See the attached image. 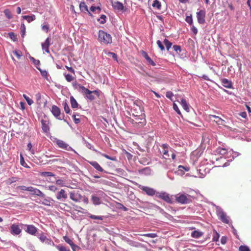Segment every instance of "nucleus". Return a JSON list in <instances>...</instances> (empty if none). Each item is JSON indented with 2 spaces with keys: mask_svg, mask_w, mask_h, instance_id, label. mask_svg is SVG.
Instances as JSON below:
<instances>
[{
  "mask_svg": "<svg viewBox=\"0 0 251 251\" xmlns=\"http://www.w3.org/2000/svg\"><path fill=\"white\" fill-rule=\"evenodd\" d=\"M136 106L138 109L139 112H137V114H135V113L133 112V111L135 109H133V110H131L132 118H130V121L135 127H140L145 124L146 120L144 115L142 114L141 107L137 104L134 103V108H135L136 109Z\"/></svg>",
  "mask_w": 251,
  "mask_h": 251,
  "instance_id": "f257e3e1",
  "label": "nucleus"
},
{
  "mask_svg": "<svg viewBox=\"0 0 251 251\" xmlns=\"http://www.w3.org/2000/svg\"><path fill=\"white\" fill-rule=\"evenodd\" d=\"M78 86L79 89L80 90L81 93L85 96V97L86 99L90 100H93L95 99L93 94L96 95L97 97L99 96V92L97 90L90 91L80 84H78Z\"/></svg>",
  "mask_w": 251,
  "mask_h": 251,
  "instance_id": "f03ea898",
  "label": "nucleus"
},
{
  "mask_svg": "<svg viewBox=\"0 0 251 251\" xmlns=\"http://www.w3.org/2000/svg\"><path fill=\"white\" fill-rule=\"evenodd\" d=\"M99 40L104 44H111L112 43V37L109 34L100 30L99 32Z\"/></svg>",
  "mask_w": 251,
  "mask_h": 251,
  "instance_id": "7ed1b4c3",
  "label": "nucleus"
},
{
  "mask_svg": "<svg viewBox=\"0 0 251 251\" xmlns=\"http://www.w3.org/2000/svg\"><path fill=\"white\" fill-rule=\"evenodd\" d=\"M176 200L178 203L182 204L189 203L191 202L190 196L188 194H178L176 196Z\"/></svg>",
  "mask_w": 251,
  "mask_h": 251,
  "instance_id": "20e7f679",
  "label": "nucleus"
},
{
  "mask_svg": "<svg viewBox=\"0 0 251 251\" xmlns=\"http://www.w3.org/2000/svg\"><path fill=\"white\" fill-rule=\"evenodd\" d=\"M70 198L75 202H79L82 199V196L78 190H74L69 193Z\"/></svg>",
  "mask_w": 251,
  "mask_h": 251,
  "instance_id": "39448f33",
  "label": "nucleus"
},
{
  "mask_svg": "<svg viewBox=\"0 0 251 251\" xmlns=\"http://www.w3.org/2000/svg\"><path fill=\"white\" fill-rule=\"evenodd\" d=\"M156 197L160 198L169 203H172L173 201L169 194L166 192H157Z\"/></svg>",
  "mask_w": 251,
  "mask_h": 251,
  "instance_id": "423d86ee",
  "label": "nucleus"
},
{
  "mask_svg": "<svg viewBox=\"0 0 251 251\" xmlns=\"http://www.w3.org/2000/svg\"><path fill=\"white\" fill-rule=\"evenodd\" d=\"M39 239L41 242L48 245L53 246L54 244L53 241L50 238H48L46 234L43 232H42L40 234Z\"/></svg>",
  "mask_w": 251,
  "mask_h": 251,
  "instance_id": "0eeeda50",
  "label": "nucleus"
},
{
  "mask_svg": "<svg viewBox=\"0 0 251 251\" xmlns=\"http://www.w3.org/2000/svg\"><path fill=\"white\" fill-rule=\"evenodd\" d=\"M205 11L202 9L197 12V18L199 24H203L205 23Z\"/></svg>",
  "mask_w": 251,
  "mask_h": 251,
  "instance_id": "6e6552de",
  "label": "nucleus"
},
{
  "mask_svg": "<svg viewBox=\"0 0 251 251\" xmlns=\"http://www.w3.org/2000/svg\"><path fill=\"white\" fill-rule=\"evenodd\" d=\"M10 233L14 235H17L20 234L22 232V229L20 228L19 226L17 224H12L9 228Z\"/></svg>",
  "mask_w": 251,
  "mask_h": 251,
  "instance_id": "1a4fd4ad",
  "label": "nucleus"
},
{
  "mask_svg": "<svg viewBox=\"0 0 251 251\" xmlns=\"http://www.w3.org/2000/svg\"><path fill=\"white\" fill-rule=\"evenodd\" d=\"M217 215L219 219L223 223L228 224L229 223L228 217L222 210H219L217 212Z\"/></svg>",
  "mask_w": 251,
  "mask_h": 251,
  "instance_id": "9d476101",
  "label": "nucleus"
},
{
  "mask_svg": "<svg viewBox=\"0 0 251 251\" xmlns=\"http://www.w3.org/2000/svg\"><path fill=\"white\" fill-rule=\"evenodd\" d=\"M25 226L26 227V228L25 229V232L31 235H35L38 229L34 226L32 225H25Z\"/></svg>",
  "mask_w": 251,
  "mask_h": 251,
  "instance_id": "9b49d317",
  "label": "nucleus"
},
{
  "mask_svg": "<svg viewBox=\"0 0 251 251\" xmlns=\"http://www.w3.org/2000/svg\"><path fill=\"white\" fill-rule=\"evenodd\" d=\"M51 113L57 119L61 120L62 118L60 117L61 111L60 108L54 105L52 106Z\"/></svg>",
  "mask_w": 251,
  "mask_h": 251,
  "instance_id": "f8f14e48",
  "label": "nucleus"
},
{
  "mask_svg": "<svg viewBox=\"0 0 251 251\" xmlns=\"http://www.w3.org/2000/svg\"><path fill=\"white\" fill-rule=\"evenodd\" d=\"M29 192L31 195H34L41 197H45V194L39 189L32 186H29Z\"/></svg>",
  "mask_w": 251,
  "mask_h": 251,
  "instance_id": "ddd939ff",
  "label": "nucleus"
},
{
  "mask_svg": "<svg viewBox=\"0 0 251 251\" xmlns=\"http://www.w3.org/2000/svg\"><path fill=\"white\" fill-rule=\"evenodd\" d=\"M140 189L141 190H142L143 191H144L146 193V194L149 196H152L153 195L156 196L157 192H156V191L154 189H153L152 188H150V187H147V186H142L141 187H140Z\"/></svg>",
  "mask_w": 251,
  "mask_h": 251,
  "instance_id": "4468645a",
  "label": "nucleus"
},
{
  "mask_svg": "<svg viewBox=\"0 0 251 251\" xmlns=\"http://www.w3.org/2000/svg\"><path fill=\"white\" fill-rule=\"evenodd\" d=\"M209 118L211 119H212V118H214V121L218 125L225 126V121L222 119L218 116L213 115H210Z\"/></svg>",
  "mask_w": 251,
  "mask_h": 251,
  "instance_id": "2eb2a0df",
  "label": "nucleus"
},
{
  "mask_svg": "<svg viewBox=\"0 0 251 251\" xmlns=\"http://www.w3.org/2000/svg\"><path fill=\"white\" fill-rule=\"evenodd\" d=\"M56 144L59 148L67 151H69L71 148L67 144L61 140H57L56 141Z\"/></svg>",
  "mask_w": 251,
  "mask_h": 251,
  "instance_id": "dca6fc26",
  "label": "nucleus"
},
{
  "mask_svg": "<svg viewBox=\"0 0 251 251\" xmlns=\"http://www.w3.org/2000/svg\"><path fill=\"white\" fill-rule=\"evenodd\" d=\"M41 124H42V129L43 131L47 133L50 130V128L49 126V122L48 120H43L42 119L41 120Z\"/></svg>",
  "mask_w": 251,
  "mask_h": 251,
  "instance_id": "f3484780",
  "label": "nucleus"
},
{
  "mask_svg": "<svg viewBox=\"0 0 251 251\" xmlns=\"http://www.w3.org/2000/svg\"><path fill=\"white\" fill-rule=\"evenodd\" d=\"M111 3L112 6L115 10L122 11L124 8L123 4L119 1H111Z\"/></svg>",
  "mask_w": 251,
  "mask_h": 251,
  "instance_id": "a211bd4d",
  "label": "nucleus"
},
{
  "mask_svg": "<svg viewBox=\"0 0 251 251\" xmlns=\"http://www.w3.org/2000/svg\"><path fill=\"white\" fill-rule=\"evenodd\" d=\"M50 45V39L49 38H47L45 41L42 44V48L47 53H50L49 47Z\"/></svg>",
  "mask_w": 251,
  "mask_h": 251,
  "instance_id": "6ab92c4d",
  "label": "nucleus"
},
{
  "mask_svg": "<svg viewBox=\"0 0 251 251\" xmlns=\"http://www.w3.org/2000/svg\"><path fill=\"white\" fill-rule=\"evenodd\" d=\"M67 198V194L64 189H61L58 192L56 195V199L58 200H61L62 199L65 200Z\"/></svg>",
  "mask_w": 251,
  "mask_h": 251,
  "instance_id": "aec40b11",
  "label": "nucleus"
},
{
  "mask_svg": "<svg viewBox=\"0 0 251 251\" xmlns=\"http://www.w3.org/2000/svg\"><path fill=\"white\" fill-rule=\"evenodd\" d=\"M161 147L162 150L160 151V152L163 154L164 158H167L169 156L168 154V146L166 144H164L161 146Z\"/></svg>",
  "mask_w": 251,
  "mask_h": 251,
  "instance_id": "412c9836",
  "label": "nucleus"
},
{
  "mask_svg": "<svg viewBox=\"0 0 251 251\" xmlns=\"http://www.w3.org/2000/svg\"><path fill=\"white\" fill-rule=\"evenodd\" d=\"M88 162L97 171L100 172H102L103 171V169H102V168L100 165V164L97 162L88 161Z\"/></svg>",
  "mask_w": 251,
  "mask_h": 251,
  "instance_id": "4be33fe9",
  "label": "nucleus"
},
{
  "mask_svg": "<svg viewBox=\"0 0 251 251\" xmlns=\"http://www.w3.org/2000/svg\"><path fill=\"white\" fill-rule=\"evenodd\" d=\"M79 8H80V10L81 11V12H83L84 13L88 12L89 15H92L91 13L89 11V10L88 9L87 6L86 5V4H85V2H81L79 4Z\"/></svg>",
  "mask_w": 251,
  "mask_h": 251,
  "instance_id": "5701e85b",
  "label": "nucleus"
},
{
  "mask_svg": "<svg viewBox=\"0 0 251 251\" xmlns=\"http://www.w3.org/2000/svg\"><path fill=\"white\" fill-rule=\"evenodd\" d=\"M181 105L184 110L187 112H189V105L184 99H182L181 100Z\"/></svg>",
  "mask_w": 251,
  "mask_h": 251,
  "instance_id": "b1692460",
  "label": "nucleus"
},
{
  "mask_svg": "<svg viewBox=\"0 0 251 251\" xmlns=\"http://www.w3.org/2000/svg\"><path fill=\"white\" fill-rule=\"evenodd\" d=\"M222 83L225 87L227 88H230L232 87L231 81L226 78H224L222 80Z\"/></svg>",
  "mask_w": 251,
  "mask_h": 251,
  "instance_id": "393cba45",
  "label": "nucleus"
},
{
  "mask_svg": "<svg viewBox=\"0 0 251 251\" xmlns=\"http://www.w3.org/2000/svg\"><path fill=\"white\" fill-rule=\"evenodd\" d=\"M70 102L71 104V107L73 108H75L78 107V104L75 99L74 98L73 96H71L70 97Z\"/></svg>",
  "mask_w": 251,
  "mask_h": 251,
  "instance_id": "a878e982",
  "label": "nucleus"
},
{
  "mask_svg": "<svg viewBox=\"0 0 251 251\" xmlns=\"http://www.w3.org/2000/svg\"><path fill=\"white\" fill-rule=\"evenodd\" d=\"M139 172L140 174H145L146 175H149L151 174V170L150 168L146 167L143 169L139 170Z\"/></svg>",
  "mask_w": 251,
  "mask_h": 251,
  "instance_id": "bb28decb",
  "label": "nucleus"
},
{
  "mask_svg": "<svg viewBox=\"0 0 251 251\" xmlns=\"http://www.w3.org/2000/svg\"><path fill=\"white\" fill-rule=\"evenodd\" d=\"M209 170H210L209 168H205V167L204 166H201L199 169V172L200 174H201L202 176H204L206 173L209 172Z\"/></svg>",
  "mask_w": 251,
  "mask_h": 251,
  "instance_id": "cd10ccee",
  "label": "nucleus"
},
{
  "mask_svg": "<svg viewBox=\"0 0 251 251\" xmlns=\"http://www.w3.org/2000/svg\"><path fill=\"white\" fill-rule=\"evenodd\" d=\"M153 8L160 10L161 7V2L158 0H154L152 4Z\"/></svg>",
  "mask_w": 251,
  "mask_h": 251,
  "instance_id": "c85d7f7f",
  "label": "nucleus"
},
{
  "mask_svg": "<svg viewBox=\"0 0 251 251\" xmlns=\"http://www.w3.org/2000/svg\"><path fill=\"white\" fill-rule=\"evenodd\" d=\"M92 201L93 203L95 205H99L100 203V199L96 196H92Z\"/></svg>",
  "mask_w": 251,
  "mask_h": 251,
  "instance_id": "c756f323",
  "label": "nucleus"
},
{
  "mask_svg": "<svg viewBox=\"0 0 251 251\" xmlns=\"http://www.w3.org/2000/svg\"><path fill=\"white\" fill-rule=\"evenodd\" d=\"M216 152L217 154L224 155L226 153L227 150L223 148H218L217 149Z\"/></svg>",
  "mask_w": 251,
  "mask_h": 251,
  "instance_id": "7c9ffc66",
  "label": "nucleus"
},
{
  "mask_svg": "<svg viewBox=\"0 0 251 251\" xmlns=\"http://www.w3.org/2000/svg\"><path fill=\"white\" fill-rule=\"evenodd\" d=\"M23 18L26 20L28 23H30L36 19L35 16L34 15L32 16H23Z\"/></svg>",
  "mask_w": 251,
  "mask_h": 251,
  "instance_id": "2f4dec72",
  "label": "nucleus"
},
{
  "mask_svg": "<svg viewBox=\"0 0 251 251\" xmlns=\"http://www.w3.org/2000/svg\"><path fill=\"white\" fill-rule=\"evenodd\" d=\"M202 235V232L197 231V230H195V231H193L191 233V236L194 238H199V237L201 236Z\"/></svg>",
  "mask_w": 251,
  "mask_h": 251,
  "instance_id": "473e14b6",
  "label": "nucleus"
},
{
  "mask_svg": "<svg viewBox=\"0 0 251 251\" xmlns=\"http://www.w3.org/2000/svg\"><path fill=\"white\" fill-rule=\"evenodd\" d=\"M4 13L5 15V16L8 19H11L12 18V14L10 12V11L8 9H5L4 10Z\"/></svg>",
  "mask_w": 251,
  "mask_h": 251,
  "instance_id": "72a5a7b5",
  "label": "nucleus"
},
{
  "mask_svg": "<svg viewBox=\"0 0 251 251\" xmlns=\"http://www.w3.org/2000/svg\"><path fill=\"white\" fill-rule=\"evenodd\" d=\"M64 76L68 82H71L75 79V77L70 74H64Z\"/></svg>",
  "mask_w": 251,
  "mask_h": 251,
  "instance_id": "f704fd0d",
  "label": "nucleus"
},
{
  "mask_svg": "<svg viewBox=\"0 0 251 251\" xmlns=\"http://www.w3.org/2000/svg\"><path fill=\"white\" fill-rule=\"evenodd\" d=\"M25 26L24 24H22L21 25V36L23 38L24 37V36L25 34Z\"/></svg>",
  "mask_w": 251,
  "mask_h": 251,
  "instance_id": "c9c22d12",
  "label": "nucleus"
},
{
  "mask_svg": "<svg viewBox=\"0 0 251 251\" xmlns=\"http://www.w3.org/2000/svg\"><path fill=\"white\" fill-rule=\"evenodd\" d=\"M164 43L165 45L167 50H169L170 48L171 47L172 44L170 41H169L168 40L166 39H165V40H164Z\"/></svg>",
  "mask_w": 251,
  "mask_h": 251,
  "instance_id": "e433bc0d",
  "label": "nucleus"
},
{
  "mask_svg": "<svg viewBox=\"0 0 251 251\" xmlns=\"http://www.w3.org/2000/svg\"><path fill=\"white\" fill-rule=\"evenodd\" d=\"M8 36L13 41H17V37L16 35L13 32H9L8 33Z\"/></svg>",
  "mask_w": 251,
  "mask_h": 251,
  "instance_id": "4c0bfd02",
  "label": "nucleus"
},
{
  "mask_svg": "<svg viewBox=\"0 0 251 251\" xmlns=\"http://www.w3.org/2000/svg\"><path fill=\"white\" fill-rule=\"evenodd\" d=\"M23 97L25 99V100H26V102H27V103H28V105H31L32 103H33V101L32 100L30 99L26 95L24 94L23 95Z\"/></svg>",
  "mask_w": 251,
  "mask_h": 251,
  "instance_id": "58836bf2",
  "label": "nucleus"
},
{
  "mask_svg": "<svg viewBox=\"0 0 251 251\" xmlns=\"http://www.w3.org/2000/svg\"><path fill=\"white\" fill-rule=\"evenodd\" d=\"M107 55L109 56H111L115 61H118V58L117 54L114 52H108Z\"/></svg>",
  "mask_w": 251,
  "mask_h": 251,
  "instance_id": "ea45409f",
  "label": "nucleus"
},
{
  "mask_svg": "<svg viewBox=\"0 0 251 251\" xmlns=\"http://www.w3.org/2000/svg\"><path fill=\"white\" fill-rule=\"evenodd\" d=\"M106 16L105 15H101L100 18L98 19V21L101 24H103L106 22Z\"/></svg>",
  "mask_w": 251,
  "mask_h": 251,
  "instance_id": "a19ab883",
  "label": "nucleus"
},
{
  "mask_svg": "<svg viewBox=\"0 0 251 251\" xmlns=\"http://www.w3.org/2000/svg\"><path fill=\"white\" fill-rule=\"evenodd\" d=\"M63 239L66 243L69 244L70 246L74 244L73 241L67 236H64L63 237Z\"/></svg>",
  "mask_w": 251,
  "mask_h": 251,
  "instance_id": "79ce46f5",
  "label": "nucleus"
},
{
  "mask_svg": "<svg viewBox=\"0 0 251 251\" xmlns=\"http://www.w3.org/2000/svg\"><path fill=\"white\" fill-rule=\"evenodd\" d=\"M41 176H53L54 174L50 172H44L41 173Z\"/></svg>",
  "mask_w": 251,
  "mask_h": 251,
  "instance_id": "37998d69",
  "label": "nucleus"
},
{
  "mask_svg": "<svg viewBox=\"0 0 251 251\" xmlns=\"http://www.w3.org/2000/svg\"><path fill=\"white\" fill-rule=\"evenodd\" d=\"M89 218L92 219L100 220H103V216H96L94 215H91L89 216Z\"/></svg>",
  "mask_w": 251,
  "mask_h": 251,
  "instance_id": "c03bdc74",
  "label": "nucleus"
},
{
  "mask_svg": "<svg viewBox=\"0 0 251 251\" xmlns=\"http://www.w3.org/2000/svg\"><path fill=\"white\" fill-rule=\"evenodd\" d=\"M17 177H11L9 178H8L7 180V184H10L13 182H16V181H17Z\"/></svg>",
  "mask_w": 251,
  "mask_h": 251,
  "instance_id": "a18cd8bd",
  "label": "nucleus"
},
{
  "mask_svg": "<svg viewBox=\"0 0 251 251\" xmlns=\"http://www.w3.org/2000/svg\"><path fill=\"white\" fill-rule=\"evenodd\" d=\"M239 251H250L249 248L247 246H241L239 248Z\"/></svg>",
  "mask_w": 251,
  "mask_h": 251,
  "instance_id": "49530a36",
  "label": "nucleus"
},
{
  "mask_svg": "<svg viewBox=\"0 0 251 251\" xmlns=\"http://www.w3.org/2000/svg\"><path fill=\"white\" fill-rule=\"evenodd\" d=\"M144 236L154 238L157 237V235L156 233H147L142 235Z\"/></svg>",
  "mask_w": 251,
  "mask_h": 251,
  "instance_id": "de8ad7c7",
  "label": "nucleus"
},
{
  "mask_svg": "<svg viewBox=\"0 0 251 251\" xmlns=\"http://www.w3.org/2000/svg\"><path fill=\"white\" fill-rule=\"evenodd\" d=\"M185 21L190 25H192L193 24V19L191 16H187L185 18Z\"/></svg>",
  "mask_w": 251,
  "mask_h": 251,
  "instance_id": "09e8293b",
  "label": "nucleus"
},
{
  "mask_svg": "<svg viewBox=\"0 0 251 251\" xmlns=\"http://www.w3.org/2000/svg\"><path fill=\"white\" fill-rule=\"evenodd\" d=\"M63 106H64V109L65 112L66 113H69L70 111V109L69 106H68L67 103L66 102H64L63 103Z\"/></svg>",
  "mask_w": 251,
  "mask_h": 251,
  "instance_id": "8fccbe9b",
  "label": "nucleus"
},
{
  "mask_svg": "<svg viewBox=\"0 0 251 251\" xmlns=\"http://www.w3.org/2000/svg\"><path fill=\"white\" fill-rule=\"evenodd\" d=\"M13 53L18 59L22 56V53L20 50H14Z\"/></svg>",
  "mask_w": 251,
  "mask_h": 251,
  "instance_id": "3c124183",
  "label": "nucleus"
},
{
  "mask_svg": "<svg viewBox=\"0 0 251 251\" xmlns=\"http://www.w3.org/2000/svg\"><path fill=\"white\" fill-rule=\"evenodd\" d=\"M56 248L59 251H70L69 249L62 246H57Z\"/></svg>",
  "mask_w": 251,
  "mask_h": 251,
  "instance_id": "603ef678",
  "label": "nucleus"
},
{
  "mask_svg": "<svg viewBox=\"0 0 251 251\" xmlns=\"http://www.w3.org/2000/svg\"><path fill=\"white\" fill-rule=\"evenodd\" d=\"M56 184L58 185H59L60 186H65V183L64 180L62 179H57L56 181Z\"/></svg>",
  "mask_w": 251,
  "mask_h": 251,
  "instance_id": "864d4df0",
  "label": "nucleus"
},
{
  "mask_svg": "<svg viewBox=\"0 0 251 251\" xmlns=\"http://www.w3.org/2000/svg\"><path fill=\"white\" fill-rule=\"evenodd\" d=\"M41 75L44 77L46 79H48V73L46 70H40Z\"/></svg>",
  "mask_w": 251,
  "mask_h": 251,
  "instance_id": "5fc2aeb1",
  "label": "nucleus"
},
{
  "mask_svg": "<svg viewBox=\"0 0 251 251\" xmlns=\"http://www.w3.org/2000/svg\"><path fill=\"white\" fill-rule=\"evenodd\" d=\"M173 108L179 115H181L180 111L179 110L177 105L175 103H173Z\"/></svg>",
  "mask_w": 251,
  "mask_h": 251,
  "instance_id": "6e6d98bb",
  "label": "nucleus"
},
{
  "mask_svg": "<svg viewBox=\"0 0 251 251\" xmlns=\"http://www.w3.org/2000/svg\"><path fill=\"white\" fill-rule=\"evenodd\" d=\"M18 188H19L21 190L23 191H26L29 192V187H26L24 185L19 186L18 187Z\"/></svg>",
  "mask_w": 251,
  "mask_h": 251,
  "instance_id": "4d7b16f0",
  "label": "nucleus"
},
{
  "mask_svg": "<svg viewBox=\"0 0 251 251\" xmlns=\"http://www.w3.org/2000/svg\"><path fill=\"white\" fill-rule=\"evenodd\" d=\"M49 190L52 192H55L58 190V188L55 185H50L49 186Z\"/></svg>",
  "mask_w": 251,
  "mask_h": 251,
  "instance_id": "13d9d810",
  "label": "nucleus"
},
{
  "mask_svg": "<svg viewBox=\"0 0 251 251\" xmlns=\"http://www.w3.org/2000/svg\"><path fill=\"white\" fill-rule=\"evenodd\" d=\"M157 44L158 47L161 50L163 51L164 50L165 48L164 46L162 45L161 42L160 40H158L157 41Z\"/></svg>",
  "mask_w": 251,
  "mask_h": 251,
  "instance_id": "bf43d9fd",
  "label": "nucleus"
},
{
  "mask_svg": "<svg viewBox=\"0 0 251 251\" xmlns=\"http://www.w3.org/2000/svg\"><path fill=\"white\" fill-rule=\"evenodd\" d=\"M70 246L73 251H77V250H78L80 249L79 246L75 244L74 243Z\"/></svg>",
  "mask_w": 251,
  "mask_h": 251,
  "instance_id": "052dcab7",
  "label": "nucleus"
},
{
  "mask_svg": "<svg viewBox=\"0 0 251 251\" xmlns=\"http://www.w3.org/2000/svg\"><path fill=\"white\" fill-rule=\"evenodd\" d=\"M43 204L47 206H50V201L48 199H44L42 203Z\"/></svg>",
  "mask_w": 251,
  "mask_h": 251,
  "instance_id": "680f3d73",
  "label": "nucleus"
},
{
  "mask_svg": "<svg viewBox=\"0 0 251 251\" xmlns=\"http://www.w3.org/2000/svg\"><path fill=\"white\" fill-rule=\"evenodd\" d=\"M146 60L149 64L152 66H155L156 65L155 62L150 57Z\"/></svg>",
  "mask_w": 251,
  "mask_h": 251,
  "instance_id": "e2e57ef3",
  "label": "nucleus"
},
{
  "mask_svg": "<svg viewBox=\"0 0 251 251\" xmlns=\"http://www.w3.org/2000/svg\"><path fill=\"white\" fill-rule=\"evenodd\" d=\"M166 96L167 98L172 100V98L174 96V94L172 92L168 91L166 92Z\"/></svg>",
  "mask_w": 251,
  "mask_h": 251,
  "instance_id": "0e129e2a",
  "label": "nucleus"
},
{
  "mask_svg": "<svg viewBox=\"0 0 251 251\" xmlns=\"http://www.w3.org/2000/svg\"><path fill=\"white\" fill-rule=\"evenodd\" d=\"M90 10L92 12H95L96 10H98L100 12L101 10V9L99 6H92L90 8Z\"/></svg>",
  "mask_w": 251,
  "mask_h": 251,
  "instance_id": "69168bd1",
  "label": "nucleus"
},
{
  "mask_svg": "<svg viewBox=\"0 0 251 251\" xmlns=\"http://www.w3.org/2000/svg\"><path fill=\"white\" fill-rule=\"evenodd\" d=\"M27 149L29 150V151L31 152V153L34 154V151L33 149H32V145H31V143H29L27 144Z\"/></svg>",
  "mask_w": 251,
  "mask_h": 251,
  "instance_id": "338daca9",
  "label": "nucleus"
},
{
  "mask_svg": "<svg viewBox=\"0 0 251 251\" xmlns=\"http://www.w3.org/2000/svg\"><path fill=\"white\" fill-rule=\"evenodd\" d=\"M220 237L219 233H218L216 231H215V235L213 236V241H217Z\"/></svg>",
  "mask_w": 251,
  "mask_h": 251,
  "instance_id": "774afa93",
  "label": "nucleus"
}]
</instances>
